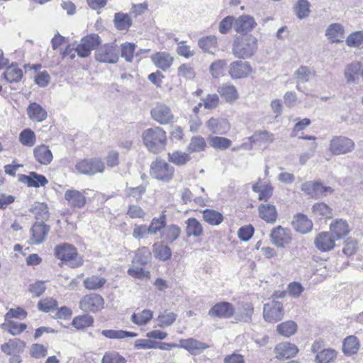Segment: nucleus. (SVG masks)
I'll list each match as a JSON object with an SVG mask.
<instances>
[{"mask_svg":"<svg viewBox=\"0 0 363 363\" xmlns=\"http://www.w3.org/2000/svg\"><path fill=\"white\" fill-rule=\"evenodd\" d=\"M144 145L149 151L158 153L164 149L167 143L166 133L160 127L145 130L142 135Z\"/></svg>","mask_w":363,"mask_h":363,"instance_id":"obj_1","label":"nucleus"},{"mask_svg":"<svg viewBox=\"0 0 363 363\" xmlns=\"http://www.w3.org/2000/svg\"><path fill=\"white\" fill-rule=\"evenodd\" d=\"M257 49V40L252 35L237 38L233 45V53L238 58L250 57Z\"/></svg>","mask_w":363,"mask_h":363,"instance_id":"obj_2","label":"nucleus"},{"mask_svg":"<svg viewBox=\"0 0 363 363\" xmlns=\"http://www.w3.org/2000/svg\"><path fill=\"white\" fill-rule=\"evenodd\" d=\"M55 256L62 260L63 264H67L72 268L82 266L84 260L77 252L75 247L70 244H63L55 248Z\"/></svg>","mask_w":363,"mask_h":363,"instance_id":"obj_3","label":"nucleus"},{"mask_svg":"<svg viewBox=\"0 0 363 363\" xmlns=\"http://www.w3.org/2000/svg\"><path fill=\"white\" fill-rule=\"evenodd\" d=\"M150 174L156 179L168 182L173 178L174 168L164 160L157 158L152 163Z\"/></svg>","mask_w":363,"mask_h":363,"instance_id":"obj_4","label":"nucleus"},{"mask_svg":"<svg viewBox=\"0 0 363 363\" xmlns=\"http://www.w3.org/2000/svg\"><path fill=\"white\" fill-rule=\"evenodd\" d=\"M78 173L86 175H94L103 173L105 170V164L99 157L84 159L75 164Z\"/></svg>","mask_w":363,"mask_h":363,"instance_id":"obj_5","label":"nucleus"},{"mask_svg":"<svg viewBox=\"0 0 363 363\" xmlns=\"http://www.w3.org/2000/svg\"><path fill=\"white\" fill-rule=\"evenodd\" d=\"M95 58L100 62L116 63L119 59L118 48L114 43L105 44L96 50Z\"/></svg>","mask_w":363,"mask_h":363,"instance_id":"obj_6","label":"nucleus"},{"mask_svg":"<svg viewBox=\"0 0 363 363\" xmlns=\"http://www.w3.org/2000/svg\"><path fill=\"white\" fill-rule=\"evenodd\" d=\"M354 143L344 136H335L329 143V151L334 155H340L351 152L354 149Z\"/></svg>","mask_w":363,"mask_h":363,"instance_id":"obj_7","label":"nucleus"},{"mask_svg":"<svg viewBox=\"0 0 363 363\" xmlns=\"http://www.w3.org/2000/svg\"><path fill=\"white\" fill-rule=\"evenodd\" d=\"M104 299L101 295L89 294L81 298L79 306L84 312L96 313L104 308Z\"/></svg>","mask_w":363,"mask_h":363,"instance_id":"obj_8","label":"nucleus"},{"mask_svg":"<svg viewBox=\"0 0 363 363\" xmlns=\"http://www.w3.org/2000/svg\"><path fill=\"white\" fill-rule=\"evenodd\" d=\"M284 314L283 305L281 302L272 301L264 306L263 317L269 323H277L282 319Z\"/></svg>","mask_w":363,"mask_h":363,"instance_id":"obj_9","label":"nucleus"},{"mask_svg":"<svg viewBox=\"0 0 363 363\" xmlns=\"http://www.w3.org/2000/svg\"><path fill=\"white\" fill-rule=\"evenodd\" d=\"M101 40L97 34H91L82 38L80 43L77 46L76 51L81 57H88L91 50L95 49Z\"/></svg>","mask_w":363,"mask_h":363,"instance_id":"obj_10","label":"nucleus"},{"mask_svg":"<svg viewBox=\"0 0 363 363\" xmlns=\"http://www.w3.org/2000/svg\"><path fill=\"white\" fill-rule=\"evenodd\" d=\"M164 345L172 347L184 348L189 353L194 355L201 353L203 350L208 347V345L194 338L180 340L179 345L174 343H164Z\"/></svg>","mask_w":363,"mask_h":363,"instance_id":"obj_11","label":"nucleus"},{"mask_svg":"<svg viewBox=\"0 0 363 363\" xmlns=\"http://www.w3.org/2000/svg\"><path fill=\"white\" fill-rule=\"evenodd\" d=\"M252 71L247 61L236 60L228 66V74L233 79H242L248 77Z\"/></svg>","mask_w":363,"mask_h":363,"instance_id":"obj_12","label":"nucleus"},{"mask_svg":"<svg viewBox=\"0 0 363 363\" xmlns=\"http://www.w3.org/2000/svg\"><path fill=\"white\" fill-rule=\"evenodd\" d=\"M33 213L36 214L37 221L33 225L30 232H31V238L30 242L32 244L38 245L41 243L45 236V224L41 217V215H38V209L37 207H35L33 209Z\"/></svg>","mask_w":363,"mask_h":363,"instance_id":"obj_13","label":"nucleus"},{"mask_svg":"<svg viewBox=\"0 0 363 363\" xmlns=\"http://www.w3.org/2000/svg\"><path fill=\"white\" fill-rule=\"evenodd\" d=\"M271 241L277 247H283L289 244L291 240V231L288 228H284L279 225L273 228L270 233Z\"/></svg>","mask_w":363,"mask_h":363,"instance_id":"obj_14","label":"nucleus"},{"mask_svg":"<svg viewBox=\"0 0 363 363\" xmlns=\"http://www.w3.org/2000/svg\"><path fill=\"white\" fill-rule=\"evenodd\" d=\"M208 130L216 135H225L230 129L229 121L223 118L211 117L206 122Z\"/></svg>","mask_w":363,"mask_h":363,"instance_id":"obj_15","label":"nucleus"},{"mask_svg":"<svg viewBox=\"0 0 363 363\" xmlns=\"http://www.w3.org/2000/svg\"><path fill=\"white\" fill-rule=\"evenodd\" d=\"M208 314L214 318H230L235 314V308L229 302H219L208 311Z\"/></svg>","mask_w":363,"mask_h":363,"instance_id":"obj_16","label":"nucleus"},{"mask_svg":"<svg viewBox=\"0 0 363 363\" xmlns=\"http://www.w3.org/2000/svg\"><path fill=\"white\" fill-rule=\"evenodd\" d=\"M150 113L152 118L162 125L170 123L174 119L170 108L165 104H157L151 110Z\"/></svg>","mask_w":363,"mask_h":363,"instance_id":"obj_17","label":"nucleus"},{"mask_svg":"<svg viewBox=\"0 0 363 363\" xmlns=\"http://www.w3.org/2000/svg\"><path fill=\"white\" fill-rule=\"evenodd\" d=\"M88 189L84 190L82 192L75 190L69 189L65 193V199L67 201L68 206L72 208H81L84 207L86 203V195Z\"/></svg>","mask_w":363,"mask_h":363,"instance_id":"obj_18","label":"nucleus"},{"mask_svg":"<svg viewBox=\"0 0 363 363\" xmlns=\"http://www.w3.org/2000/svg\"><path fill=\"white\" fill-rule=\"evenodd\" d=\"M301 190L312 196H320L330 194L333 190L330 186H324L320 182H307L301 185Z\"/></svg>","mask_w":363,"mask_h":363,"instance_id":"obj_19","label":"nucleus"},{"mask_svg":"<svg viewBox=\"0 0 363 363\" xmlns=\"http://www.w3.org/2000/svg\"><path fill=\"white\" fill-rule=\"evenodd\" d=\"M47 313L52 318L69 319L72 315V310L66 306L57 308V302L52 299H47Z\"/></svg>","mask_w":363,"mask_h":363,"instance_id":"obj_20","label":"nucleus"},{"mask_svg":"<svg viewBox=\"0 0 363 363\" xmlns=\"http://www.w3.org/2000/svg\"><path fill=\"white\" fill-rule=\"evenodd\" d=\"M335 241L330 232H322L315 237L314 245L321 252H328L335 247Z\"/></svg>","mask_w":363,"mask_h":363,"instance_id":"obj_21","label":"nucleus"},{"mask_svg":"<svg viewBox=\"0 0 363 363\" xmlns=\"http://www.w3.org/2000/svg\"><path fill=\"white\" fill-rule=\"evenodd\" d=\"M257 23L253 17L242 15L235 19L234 29L240 34H246L254 29Z\"/></svg>","mask_w":363,"mask_h":363,"instance_id":"obj_22","label":"nucleus"},{"mask_svg":"<svg viewBox=\"0 0 363 363\" xmlns=\"http://www.w3.org/2000/svg\"><path fill=\"white\" fill-rule=\"evenodd\" d=\"M330 231L336 240H340L350 233V228L346 220L340 218L330 223Z\"/></svg>","mask_w":363,"mask_h":363,"instance_id":"obj_23","label":"nucleus"},{"mask_svg":"<svg viewBox=\"0 0 363 363\" xmlns=\"http://www.w3.org/2000/svg\"><path fill=\"white\" fill-rule=\"evenodd\" d=\"M259 216L268 223L274 224L278 217V212L274 205L261 203L258 206Z\"/></svg>","mask_w":363,"mask_h":363,"instance_id":"obj_24","label":"nucleus"},{"mask_svg":"<svg viewBox=\"0 0 363 363\" xmlns=\"http://www.w3.org/2000/svg\"><path fill=\"white\" fill-rule=\"evenodd\" d=\"M292 226L296 231L306 234L312 230L313 223L306 215L298 213L294 217Z\"/></svg>","mask_w":363,"mask_h":363,"instance_id":"obj_25","label":"nucleus"},{"mask_svg":"<svg viewBox=\"0 0 363 363\" xmlns=\"http://www.w3.org/2000/svg\"><path fill=\"white\" fill-rule=\"evenodd\" d=\"M274 352L277 359H289L294 357L298 349L294 344L285 342L278 344L274 348Z\"/></svg>","mask_w":363,"mask_h":363,"instance_id":"obj_26","label":"nucleus"},{"mask_svg":"<svg viewBox=\"0 0 363 363\" xmlns=\"http://www.w3.org/2000/svg\"><path fill=\"white\" fill-rule=\"evenodd\" d=\"M252 191L258 194L259 201H267L273 195V187L270 184H261V179H259L252 186Z\"/></svg>","mask_w":363,"mask_h":363,"instance_id":"obj_27","label":"nucleus"},{"mask_svg":"<svg viewBox=\"0 0 363 363\" xmlns=\"http://www.w3.org/2000/svg\"><path fill=\"white\" fill-rule=\"evenodd\" d=\"M181 235V228L177 225H169L161 231V239L167 244L172 243L177 240Z\"/></svg>","mask_w":363,"mask_h":363,"instance_id":"obj_28","label":"nucleus"},{"mask_svg":"<svg viewBox=\"0 0 363 363\" xmlns=\"http://www.w3.org/2000/svg\"><path fill=\"white\" fill-rule=\"evenodd\" d=\"M152 60L157 67L166 71L172 65L174 58L165 52H159L152 55Z\"/></svg>","mask_w":363,"mask_h":363,"instance_id":"obj_29","label":"nucleus"},{"mask_svg":"<svg viewBox=\"0 0 363 363\" xmlns=\"http://www.w3.org/2000/svg\"><path fill=\"white\" fill-rule=\"evenodd\" d=\"M217 91L227 102H233L239 96L235 86L230 83H225L218 86Z\"/></svg>","mask_w":363,"mask_h":363,"instance_id":"obj_30","label":"nucleus"},{"mask_svg":"<svg viewBox=\"0 0 363 363\" xmlns=\"http://www.w3.org/2000/svg\"><path fill=\"white\" fill-rule=\"evenodd\" d=\"M19 181L27 184L28 186L38 187L45 185V177L34 172H30L29 175L21 174Z\"/></svg>","mask_w":363,"mask_h":363,"instance_id":"obj_31","label":"nucleus"},{"mask_svg":"<svg viewBox=\"0 0 363 363\" xmlns=\"http://www.w3.org/2000/svg\"><path fill=\"white\" fill-rule=\"evenodd\" d=\"M362 65L359 62H354L347 65L345 69V78L347 83L354 82L358 79L362 72Z\"/></svg>","mask_w":363,"mask_h":363,"instance_id":"obj_32","label":"nucleus"},{"mask_svg":"<svg viewBox=\"0 0 363 363\" xmlns=\"http://www.w3.org/2000/svg\"><path fill=\"white\" fill-rule=\"evenodd\" d=\"M28 118L34 122H42L45 118V110L38 104H30L27 108Z\"/></svg>","mask_w":363,"mask_h":363,"instance_id":"obj_33","label":"nucleus"},{"mask_svg":"<svg viewBox=\"0 0 363 363\" xmlns=\"http://www.w3.org/2000/svg\"><path fill=\"white\" fill-rule=\"evenodd\" d=\"M254 312V308L251 303H246L241 305L239 311L234 314L235 319L237 321L244 323L252 322V315Z\"/></svg>","mask_w":363,"mask_h":363,"instance_id":"obj_34","label":"nucleus"},{"mask_svg":"<svg viewBox=\"0 0 363 363\" xmlns=\"http://www.w3.org/2000/svg\"><path fill=\"white\" fill-rule=\"evenodd\" d=\"M344 28L340 23H333L326 30L325 35L332 43H340L343 38Z\"/></svg>","mask_w":363,"mask_h":363,"instance_id":"obj_35","label":"nucleus"},{"mask_svg":"<svg viewBox=\"0 0 363 363\" xmlns=\"http://www.w3.org/2000/svg\"><path fill=\"white\" fill-rule=\"evenodd\" d=\"M1 350L6 354L18 353L23 350L25 342L20 339L9 340L1 345Z\"/></svg>","mask_w":363,"mask_h":363,"instance_id":"obj_36","label":"nucleus"},{"mask_svg":"<svg viewBox=\"0 0 363 363\" xmlns=\"http://www.w3.org/2000/svg\"><path fill=\"white\" fill-rule=\"evenodd\" d=\"M315 77V72L307 67H301L295 72V78L297 82V89L301 91V84L308 82Z\"/></svg>","mask_w":363,"mask_h":363,"instance_id":"obj_37","label":"nucleus"},{"mask_svg":"<svg viewBox=\"0 0 363 363\" xmlns=\"http://www.w3.org/2000/svg\"><path fill=\"white\" fill-rule=\"evenodd\" d=\"M162 241L155 242L152 245V250L155 257L160 260L166 261L171 258L172 250Z\"/></svg>","mask_w":363,"mask_h":363,"instance_id":"obj_38","label":"nucleus"},{"mask_svg":"<svg viewBox=\"0 0 363 363\" xmlns=\"http://www.w3.org/2000/svg\"><path fill=\"white\" fill-rule=\"evenodd\" d=\"M186 233L188 237H200L203 233L201 223L194 218H190L186 221Z\"/></svg>","mask_w":363,"mask_h":363,"instance_id":"obj_39","label":"nucleus"},{"mask_svg":"<svg viewBox=\"0 0 363 363\" xmlns=\"http://www.w3.org/2000/svg\"><path fill=\"white\" fill-rule=\"evenodd\" d=\"M360 344L357 337L350 335L345 338L342 345V351L346 355H352L357 352Z\"/></svg>","mask_w":363,"mask_h":363,"instance_id":"obj_40","label":"nucleus"},{"mask_svg":"<svg viewBox=\"0 0 363 363\" xmlns=\"http://www.w3.org/2000/svg\"><path fill=\"white\" fill-rule=\"evenodd\" d=\"M106 278L99 275H92L84 280V286L89 290L96 291L102 288L106 283Z\"/></svg>","mask_w":363,"mask_h":363,"instance_id":"obj_41","label":"nucleus"},{"mask_svg":"<svg viewBox=\"0 0 363 363\" xmlns=\"http://www.w3.org/2000/svg\"><path fill=\"white\" fill-rule=\"evenodd\" d=\"M203 218L211 225H218L224 219L223 214L213 209H206L203 211Z\"/></svg>","mask_w":363,"mask_h":363,"instance_id":"obj_42","label":"nucleus"},{"mask_svg":"<svg viewBox=\"0 0 363 363\" xmlns=\"http://www.w3.org/2000/svg\"><path fill=\"white\" fill-rule=\"evenodd\" d=\"M166 215L163 212L159 216V217L154 218L150 225L147 227V234L156 235L158 232L161 233V231L166 226Z\"/></svg>","mask_w":363,"mask_h":363,"instance_id":"obj_43","label":"nucleus"},{"mask_svg":"<svg viewBox=\"0 0 363 363\" xmlns=\"http://www.w3.org/2000/svg\"><path fill=\"white\" fill-rule=\"evenodd\" d=\"M23 77V71L17 65L12 64L4 72V77L7 82H18Z\"/></svg>","mask_w":363,"mask_h":363,"instance_id":"obj_44","label":"nucleus"},{"mask_svg":"<svg viewBox=\"0 0 363 363\" xmlns=\"http://www.w3.org/2000/svg\"><path fill=\"white\" fill-rule=\"evenodd\" d=\"M297 328V324L294 321L288 320L279 324L277 326V331L281 335L289 337L296 333Z\"/></svg>","mask_w":363,"mask_h":363,"instance_id":"obj_45","label":"nucleus"},{"mask_svg":"<svg viewBox=\"0 0 363 363\" xmlns=\"http://www.w3.org/2000/svg\"><path fill=\"white\" fill-rule=\"evenodd\" d=\"M26 328L27 325L25 323H19L10 320H5V322L1 325V328L12 335L21 334Z\"/></svg>","mask_w":363,"mask_h":363,"instance_id":"obj_46","label":"nucleus"},{"mask_svg":"<svg viewBox=\"0 0 363 363\" xmlns=\"http://www.w3.org/2000/svg\"><path fill=\"white\" fill-rule=\"evenodd\" d=\"M177 318V313L166 310L157 317L155 321L158 323L157 325L160 328H163L172 325Z\"/></svg>","mask_w":363,"mask_h":363,"instance_id":"obj_47","label":"nucleus"},{"mask_svg":"<svg viewBox=\"0 0 363 363\" xmlns=\"http://www.w3.org/2000/svg\"><path fill=\"white\" fill-rule=\"evenodd\" d=\"M101 334L109 339L133 338L138 335L137 333L122 330H103Z\"/></svg>","mask_w":363,"mask_h":363,"instance_id":"obj_48","label":"nucleus"},{"mask_svg":"<svg viewBox=\"0 0 363 363\" xmlns=\"http://www.w3.org/2000/svg\"><path fill=\"white\" fill-rule=\"evenodd\" d=\"M153 316V312L148 309H144L138 313H134L131 315V321L138 325H145Z\"/></svg>","mask_w":363,"mask_h":363,"instance_id":"obj_49","label":"nucleus"},{"mask_svg":"<svg viewBox=\"0 0 363 363\" xmlns=\"http://www.w3.org/2000/svg\"><path fill=\"white\" fill-rule=\"evenodd\" d=\"M199 45L203 52L213 53L217 48V39L215 36H207L199 40Z\"/></svg>","mask_w":363,"mask_h":363,"instance_id":"obj_50","label":"nucleus"},{"mask_svg":"<svg viewBox=\"0 0 363 363\" xmlns=\"http://www.w3.org/2000/svg\"><path fill=\"white\" fill-rule=\"evenodd\" d=\"M312 213L318 218H330L332 216V209L326 203L320 202L316 203L312 206Z\"/></svg>","mask_w":363,"mask_h":363,"instance_id":"obj_51","label":"nucleus"},{"mask_svg":"<svg viewBox=\"0 0 363 363\" xmlns=\"http://www.w3.org/2000/svg\"><path fill=\"white\" fill-rule=\"evenodd\" d=\"M251 146L256 143H271L274 140L273 135L267 131H259L255 133L249 138Z\"/></svg>","mask_w":363,"mask_h":363,"instance_id":"obj_52","label":"nucleus"},{"mask_svg":"<svg viewBox=\"0 0 363 363\" xmlns=\"http://www.w3.org/2000/svg\"><path fill=\"white\" fill-rule=\"evenodd\" d=\"M114 25L118 30L128 29L132 24L130 17L123 13H116L114 16Z\"/></svg>","mask_w":363,"mask_h":363,"instance_id":"obj_53","label":"nucleus"},{"mask_svg":"<svg viewBox=\"0 0 363 363\" xmlns=\"http://www.w3.org/2000/svg\"><path fill=\"white\" fill-rule=\"evenodd\" d=\"M93 323V317L88 314H84L74 317L72 324L77 330H81L91 326Z\"/></svg>","mask_w":363,"mask_h":363,"instance_id":"obj_54","label":"nucleus"},{"mask_svg":"<svg viewBox=\"0 0 363 363\" xmlns=\"http://www.w3.org/2000/svg\"><path fill=\"white\" fill-rule=\"evenodd\" d=\"M207 145L205 139L201 136H194L191 138L188 145L189 152H199L205 150Z\"/></svg>","mask_w":363,"mask_h":363,"instance_id":"obj_55","label":"nucleus"},{"mask_svg":"<svg viewBox=\"0 0 363 363\" xmlns=\"http://www.w3.org/2000/svg\"><path fill=\"white\" fill-rule=\"evenodd\" d=\"M169 160L176 165H184L191 160L188 153L179 150L174 151L172 153H168Z\"/></svg>","mask_w":363,"mask_h":363,"instance_id":"obj_56","label":"nucleus"},{"mask_svg":"<svg viewBox=\"0 0 363 363\" xmlns=\"http://www.w3.org/2000/svg\"><path fill=\"white\" fill-rule=\"evenodd\" d=\"M337 356V352L335 350L328 348L321 350L315 356L316 363H328L333 361Z\"/></svg>","mask_w":363,"mask_h":363,"instance_id":"obj_57","label":"nucleus"},{"mask_svg":"<svg viewBox=\"0 0 363 363\" xmlns=\"http://www.w3.org/2000/svg\"><path fill=\"white\" fill-rule=\"evenodd\" d=\"M35 134L30 128L24 129L19 135V141L24 146L32 147L35 145Z\"/></svg>","mask_w":363,"mask_h":363,"instance_id":"obj_58","label":"nucleus"},{"mask_svg":"<svg viewBox=\"0 0 363 363\" xmlns=\"http://www.w3.org/2000/svg\"><path fill=\"white\" fill-rule=\"evenodd\" d=\"M209 145L216 149L226 150L231 146L232 142L226 138L213 136L209 138Z\"/></svg>","mask_w":363,"mask_h":363,"instance_id":"obj_59","label":"nucleus"},{"mask_svg":"<svg viewBox=\"0 0 363 363\" xmlns=\"http://www.w3.org/2000/svg\"><path fill=\"white\" fill-rule=\"evenodd\" d=\"M151 259V252L147 247H143L138 250L133 259L135 264H146Z\"/></svg>","mask_w":363,"mask_h":363,"instance_id":"obj_60","label":"nucleus"},{"mask_svg":"<svg viewBox=\"0 0 363 363\" xmlns=\"http://www.w3.org/2000/svg\"><path fill=\"white\" fill-rule=\"evenodd\" d=\"M346 44L350 48H359L363 44V31H354L346 38Z\"/></svg>","mask_w":363,"mask_h":363,"instance_id":"obj_61","label":"nucleus"},{"mask_svg":"<svg viewBox=\"0 0 363 363\" xmlns=\"http://www.w3.org/2000/svg\"><path fill=\"white\" fill-rule=\"evenodd\" d=\"M127 361L122 355L116 351L106 352L101 360V363H126Z\"/></svg>","mask_w":363,"mask_h":363,"instance_id":"obj_62","label":"nucleus"},{"mask_svg":"<svg viewBox=\"0 0 363 363\" xmlns=\"http://www.w3.org/2000/svg\"><path fill=\"white\" fill-rule=\"evenodd\" d=\"M206 109H215L220 104V99L217 94H210L201 99Z\"/></svg>","mask_w":363,"mask_h":363,"instance_id":"obj_63","label":"nucleus"},{"mask_svg":"<svg viewBox=\"0 0 363 363\" xmlns=\"http://www.w3.org/2000/svg\"><path fill=\"white\" fill-rule=\"evenodd\" d=\"M310 4L307 0H298L295 11L298 18L302 19L308 16L310 13Z\"/></svg>","mask_w":363,"mask_h":363,"instance_id":"obj_64","label":"nucleus"}]
</instances>
